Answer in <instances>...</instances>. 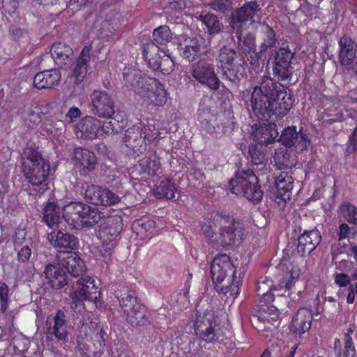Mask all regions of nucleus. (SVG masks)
Here are the masks:
<instances>
[{
  "label": "nucleus",
  "instance_id": "nucleus-1",
  "mask_svg": "<svg viewBox=\"0 0 357 357\" xmlns=\"http://www.w3.org/2000/svg\"><path fill=\"white\" fill-rule=\"evenodd\" d=\"M294 103L291 90L270 76H263L259 85L253 88L250 98L253 114L259 120L252 127L255 141L266 146L278 141L277 125L268 120L272 116H285Z\"/></svg>",
  "mask_w": 357,
  "mask_h": 357
},
{
  "label": "nucleus",
  "instance_id": "nucleus-49",
  "mask_svg": "<svg viewBox=\"0 0 357 357\" xmlns=\"http://www.w3.org/2000/svg\"><path fill=\"white\" fill-rule=\"evenodd\" d=\"M206 5L215 12L222 14L225 17H231L235 10L234 2L231 0H211Z\"/></svg>",
  "mask_w": 357,
  "mask_h": 357
},
{
  "label": "nucleus",
  "instance_id": "nucleus-10",
  "mask_svg": "<svg viewBox=\"0 0 357 357\" xmlns=\"http://www.w3.org/2000/svg\"><path fill=\"white\" fill-rule=\"evenodd\" d=\"M261 18V6L256 1H250L234 10L228 19V24L229 27H243L247 22L250 24L259 23Z\"/></svg>",
  "mask_w": 357,
  "mask_h": 357
},
{
  "label": "nucleus",
  "instance_id": "nucleus-56",
  "mask_svg": "<svg viewBox=\"0 0 357 357\" xmlns=\"http://www.w3.org/2000/svg\"><path fill=\"white\" fill-rule=\"evenodd\" d=\"M354 331L351 328L348 329V332L344 335V350L343 353L339 352L337 357H354L355 355V348L353 344L352 337L351 334Z\"/></svg>",
  "mask_w": 357,
  "mask_h": 357
},
{
  "label": "nucleus",
  "instance_id": "nucleus-24",
  "mask_svg": "<svg viewBox=\"0 0 357 357\" xmlns=\"http://www.w3.org/2000/svg\"><path fill=\"white\" fill-rule=\"evenodd\" d=\"M194 326L195 332L200 339L208 342L217 340L212 314L206 313L202 317H197Z\"/></svg>",
  "mask_w": 357,
  "mask_h": 357
},
{
  "label": "nucleus",
  "instance_id": "nucleus-31",
  "mask_svg": "<svg viewBox=\"0 0 357 357\" xmlns=\"http://www.w3.org/2000/svg\"><path fill=\"white\" fill-rule=\"evenodd\" d=\"M61 264L74 278L83 277L86 271L85 262L76 252H69L61 260Z\"/></svg>",
  "mask_w": 357,
  "mask_h": 357
},
{
  "label": "nucleus",
  "instance_id": "nucleus-36",
  "mask_svg": "<svg viewBox=\"0 0 357 357\" xmlns=\"http://www.w3.org/2000/svg\"><path fill=\"white\" fill-rule=\"evenodd\" d=\"M244 63V59L241 58L239 63H235L228 67H223V68L220 69L222 78L230 82L233 84H238L246 73Z\"/></svg>",
  "mask_w": 357,
  "mask_h": 357
},
{
  "label": "nucleus",
  "instance_id": "nucleus-57",
  "mask_svg": "<svg viewBox=\"0 0 357 357\" xmlns=\"http://www.w3.org/2000/svg\"><path fill=\"white\" fill-rule=\"evenodd\" d=\"M100 135L102 134L114 135L121 131L122 126L119 124V121L113 119L108 122L100 121Z\"/></svg>",
  "mask_w": 357,
  "mask_h": 357
},
{
  "label": "nucleus",
  "instance_id": "nucleus-3",
  "mask_svg": "<svg viewBox=\"0 0 357 357\" xmlns=\"http://www.w3.org/2000/svg\"><path fill=\"white\" fill-rule=\"evenodd\" d=\"M123 77L126 86L150 105L159 107L166 102V91L158 79L131 68L123 69Z\"/></svg>",
  "mask_w": 357,
  "mask_h": 357
},
{
  "label": "nucleus",
  "instance_id": "nucleus-50",
  "mask_svg": "<svg viewBox=\"0 0 357 357\" xmlns=\"http://www.w3.org/2000/svg\"><path fill=\"white\" fill-rule=\"evenodd\" d=\"M139 165L143 172L151 176L156 175L161 167L160 158L155 155L144 158L141 160Z\"/></svg>",
  "mask_w": 357,
  "mask_h": 357
},
{
  "label": "nucleus",
  "instance_id": "nucleus-25",
  "mask_svg": "<svg viewBox=\"0 0 357 357\" xmlns=\"http://www.w3.org/2000/svg\"><path fill=\"white\" fill-rule=\"evenodd\" d=\"M231 33H234L236 39L237 50L247 55H255L256 49V36L252 32L243 34V27H229Z\"/></svg>",
  "mask_w": 357,
  "mask_h": 357
},
{
  "label": "nucleus",
  "instance_id": "nucleus-61",
  "mask_svg": "<svg viewBox=\"0 0 357 357\" xmlns=\"http://www.w3.org/2000/svg\"><path fill=\"white\" fill-rule=\"evenodd\" d=\"M141 129L143 130V138L145 142H151L157 139L160 135L158 130L155 128L153 124L148 123Z\"/></svg>",
  "mask_w": 357,
  "mask_h": 357
},
{
  "label": "nucleus",
  "instance_id": "nucleus-39",
  "mask_svg": "<svg viewBox=\"0 0 357 357\" xmlns=\"http://www.w3.org/2000/svg\"><path fill=\"white\" fill-rule=\"evenodd\" d=\"M280 288L273 287V282L271 280L266 279L263 281H258L257 285V293L259 297V302H273L275 301V296H283V293H278L275 294L272 291H278L283 289V286L280 284Z\"/></svg>",
  "mask_w": 357,
  "mask_h": 357
},
{
  "label": "nucleus",
  "instance_id": "nucleus-2",
  "mask_svg": "<svg viewBox=\"0 0 357 357\" xmlns=\"http://www.w3.org/2000/svg\"><path fill=\"white\" fill-rule=\"evenodd\" d=\"M22 172L25 179L29 183L27 188L29 194L40 196L49 190L48 176L50 165L43 159L40 153L32 146L26 147L22 153Z\"/></svg>",
  "mask_w": 357,
  "mask_h": 357
},
{
  "label": "nucleus",
  "instance_id": "nucleus-33",
  "mask_svg": "<svg viewBox=\"0 0 357 357\" xmlns=\"http://www.w3.org/2000/svg\"><path fill=\"white\" fill-rule=\"evenodd\" d=\"M87 204L78 201H72L64 205L62 208L63 218L70 225H75L77 220H81L85 213V209L88 208Z\"/></svg>",
  "mask_w": 357,
  "mask_h": 357
},
{
  "label": "nucleus",
  "instance_id": "nucleus-4",
  "mask_svg": "<svg viewBox=\"0 0 357 357\" xmlns=\"http://www.w3.org/2000/svg\"><path fill=\"white\" fill-rule=\"evenodd\" d=\"M236 268L226 254L218 255L211 264L210 272L213 284L219 293L231 292V296L238 294L240 279L236 274Z\"/></svg>",
  "mask_w": 357,
  "mask_h": 357
},
{
  "label": "nucleus",
  "instance_id": "nucleus-6",
  "mask_svg": "<svg viewBox=\"0 0 357 357\" xmlns=\"http://www.w3.org/2000/svg\"><path fill=\"white\" fill-rule=\"evenodd\" d=\"M220 226L216 234L214 248L229 250L235 245L240 244L245 238L243 223L232 217L222 215Z\"/></svg>",
  "mask_w": 357,
  "mask_h": 357
},
{
  "label": "nucleus",
  "instance_id": "nucleus-17",
  "mask_svg": "<svg viewBox=\"0 0 357 357\" xmlns=\"http://www.w3.org/2000/svg\"><path fill=\"white\" fill-rule=\"evenodd\" d=\"M68 323L66 313L63 310H57L52 318V321L50 318L47 320V335L54 336L59 341L66 342L69 334Z\"/></svg>",
  "mask_w": 357,
  "mask_h": 357
},
{
  "label": "nucleus",
  "instance_id": "nucleus-7",
  "mask_svg": "<svg viewBox=\"0 0 357 357\" xmlns=\"http://www.w3.org/2000/svg\"><path fill=\"white\" fill-rule=\"evenodd\" d=\"M295 53L289 46L280 47L278 50L270 51L267 63L271 66L273 76L278 81L285 82L291 79L294 68L292 60Z\"/></svg>",
  "mask_w": 357,
  "mask_h": 357
},
{
  "label": "nucleus",
  "instance_id": "nucleus-41",
  "mask_svg": "<svg viewBox=\"0 0 357 357\" xmlns=\"http://www.w3.org/2000/svg\"><path fill=\"white\" fill-rule=\"evenodd\" d=\"M241 58H243L241 53L234 48L224 45L219 50L216 59L218 68L220 70L223 67H228L235 63H239Z\"/></svg>",
  "mask_w": 357,
  "mask_h": 357
},
{
  "label": "nucleus",
  "instance_id": "nucleus-40",
  "mask_svg": "<svg viewBox=\"0 0 357 357\" xmlns=\"http://www.w3.org/2000/svg\"><path fill=\"white\" fill-rule=\"evenodd\" d=\"M43 222L52 228L59 225L61 220V208L55 201H47L42 211Z\"/></svg>",
  "mask_w": 357,
  "mask_h": 357
},
{
  "label": "nucleus",
  "instance_id": "nucleus-32",
  "mask_svg": "<svg viewBox=\"0 0 357 357\" xmlns=\"http://www.w3.org/2000/svg\"><path fill=\"white\" fill-rule=\"evenodd\" d=\"M91 277H81L76 281V292L85 300L95 301L100 294V290Z\"/></svg>",
  "mask_w": 357,
  "mask_h": 357
},
{
  "label": "nucleus",
  "instance_id": "nucleus-15",
  "mask_svg": "<svg viewBox=\"0 0 357 357\" xmlns=\"http://www.w3.org/2000/svg\"><path fill=\"white\" fill-rule=\"evenodd\" d=\"M278 142L286 147L294 146L297 151H303L307 149L310 139L306 130L303 128L297 130L296 126H291L283 129Z\"/></svg>",
  "mask_w": 357,
  "mask_h": 357
},
{
  "label": "nucleus",
  "instance_id": "nucleus-51",
  "mask_svg": "<svg viewBox=\"0 0 357 357\" xmlns=\"http://www.w3.org/2000/svg\"><path fill=\"white\" fill-rule=\"evenodd\" d=\"M172 33L167 25L160 26L153 32V41L158 45H166L172 40Z\"/></svg>",
  "mask_w": 357,
  "mask_h": 357
},
{
  "label": "nucleus",
  "instance_id": "nucleus-18",
  "mask_svg": "<svg viewBox=\"0 0 357 357\" xmlns=\"http://www.w3.org/2000/svg\"><path fill=\"white\" fill-rule=\"evenodd\" d=\"M262 34V42L259 46L258 52L255 55H250V58L248 59L252 66H258L259 60L262 59L267 52L272 51L271 50L275 47L278 43L276 33L268 24H264Z\"/></svg>",
  "mask_w": 357,
  "mask_h": 357
},
{
  "label": "nucleus",
  "instance_id": "nucleus-59",
  "mask_svg": "<svg viewBox=\"0 0 357 357\" xmlns=\"http://www.w3.org/2000/svg\"><path fill=\"white\" fill-rule=\"evenodd\" d=\"M70 297L72 300L70 303V309L73 312L82 315L85 313V305L82 300L78 296L77 292L70 293Z\"/></svg>",
  "mask_w": 357,
  "mask_h": 357
},
{
  "label": "nucleus",
  "instance_id": "nucleus-8",
  "mask_svg": "<svg viewBox=\"0 0 357 357\" xmlns=\"http://www.w3.org/2000/svg\"><path fill=\"white\" fill-rule=\"evenodd\" d=\"M221 105H224V111L217 114L213 122L209 121L201 128L216 138L229 136L237 127L229 102L225 100Z\"/></svg>",
  "mask_w": 357,
  "mask_h": 357
},
{
  "label": "nucleus",
  "instance_id": "nucleus-13",
  "mask_svg": "<svg viewBox=\"0 0 357 357\" xmlns=\"http://www.w3.org/2000/svg\"><path fill=\"white\" fill-rule=\"evenodd\" d=\"M180 55L189 62L195 61L202 55H206L208 45L206 40L201 35L185 36L178 45Z\"/></svg>",
  "mask_w": 357,
  "mask_h": 357
},
{
  "label": "nucleus",
  "instance_id": "nucleus-47",
  "mask_svg": "<svg viewBox=\"0 0 357 357\" xmlns=\"http://www.w3.org/2000/svg\"><path fill=\"white\" fill-rule=\"evenodd\" d=\"M273 159L275 166L279 169H291L295 165L291 153L286 146L277 149Z\"/></svg>",
  "mask_w": 357,
  "mask_h": 357
},
{
  "label": "nucleus",
  "instance_id": "nucleus-42",
  "mask_svg": "<svg viewBox=\"0 0 357 357\" xmlns=\"http://www.w3.org/2000/svg\"><path fill=\"white\" fill-rule=\"evenodd\" d=\"M142 55L148 66L153 70H158L161 66L160 60L162 56L158 54V47L153 41L144 43Z\"/></svg>",
  "mask_w": 357,
  "mask_h": 357
},
{
  "label": "nucleus",
  "instance_id": "nucleus-53",
  "mask_svg": "<svg viewBox=\"0 0 357 357\" xmlns=\"http://www.w3.org/2000/svg\"><path fill=\"white\" fill-rule=\"evenodd\" d=\"M41 114L38 107L31 108L24 117V126L30 129L35 128L42 121Z\"/></svg>",
  "mask_w": 357,
  "mask_h": 357
},
{
  "label": "nucleus",
  "instance_id": "nucleus-12",
  "mask_svg": "<svg viewBox=\"0 0 357 357\" xmlns=\"http://www.w3.org/2000/svg\"><path fill=\"white\" fill-rule=\"evenodd\" d=\"M294 231L301 233L297 238V252L302 257L310 254L321 241L320 231L316 227H308L303 220Z\"/></svg>",
  "mask_w": 357,
  "mask_h": 357
},
{
  "label": "nucleus",
  "instance_id": "nucleus-11",
  "mask_svg": "<svg viewBox=\"0 0 357 357\" xmlns=\"http://www.w3.org/2000/svg\"><path fill=\"white\" fill-rule=\"evenodd\" d=\"M90 113L99 118L112 119L115 113V102L106 91L94 90L89 98Z\"/></svg>",
  "mask_w": 357,
  "mask_h": 357
},
{
  "label": "nucleus",
  "instance_id": "nucleus-21",
  "mask_svg": "<svg viewBox=\"0 0 357 357\" xmlns=\"http://www.w3.org/2000/svg\"><path fill=\"white\" fill-rule=\"evenodd\" d=\"M100 120L95 116H86L75 126L77 137L92 140L100 136Z\"/></svg>",
  "mask_w": 357,
  "mask_h": 357
},
{
  "label": "nucleus",
  "instance_id": "nucleus-26",
  "mask_svg": "<svg viewBox=\"0 0 357 357\" xmlns=\"http://www.w3.org/2000/svg\"><path fill=\"white\" fill-rule=\"evenodd\" d=\"M50 53L55 63L61 68L67 70L73 63V50L68 45L58 42L51 47Z\"/></svg>",
  "mask_w": 357,
  "mask_h": 357
},
{
  "label": "nucleus",
  "instance_id": "nucleus-14",
  "mask_svg": "<svg viewBox=\"0 0 357 357\" xmlns=\"http://www.w3.org/2000/svg\"><path fill=\"white\" fill-rule=\"evenodd\" d=\"M83 195L86 200L93 205L108 206L119 202L120 197L107 188L97 185L86 184L83 186Z\"/></svg>",
  "mask_w": 357,
  "mask_h": 357
},
{
  "label": "nucleus",
  "instance_id": "nucleus-63",
  "mask_svg": "<svg viewBox=\"0 0 357 357\" xmlns=\"http://www.w3.org/2000/svg\"><path fill=\"white\" fill-rule=\"evenodd\" d=\"M337 255L333 254L332 261L335 264L336 268L340 271L348 272L354 267V263L351 261L342 259L338 263L335 261Z\"/></svg>",
  "mask_w": 357,
  "mask_h": 357
},
{
  "label": "nucleus",
  "instance_id": "nucleus-5",
  "mask_svg": "<svg viewBox=\"0 0 357 357\" xmlns=\"http://www.w3.org/2000/svg\"><path fill=\"white\" fill-rule=\"evenodd\" d=\"M229 186L232 193L245 197L255 204L259 203L264 195L258 177L250 169L236 172L235 177L230 180Z\"/></svg>",
  "mask_w": 357,
  "mask_h": 357
},
{
  "label": "nucleus",
  "instance_id": "nucleus-9",
  "mask_svg": "<svg viewBox=\"0 0 357 357\" xmlns=\"http://www.w3.org/2000/svg\"><path fill=\"white\" fill-rule=\"evenodd\" d=\"M191 77L200 84L208 87L211 91H218L222 84L216 75L213 65L204 59H201L191 66Z\"/></svg>",
  "mask_w": 357,
  "mask_h": 357
},
{
  "label": "nucleus",
  "instance_id": "nucleus-27",
  "mask_svg": "<svg viewBox=\"0 0 357 357\" xmlns=\"http://www.w3.org/2000/svg\"><path fill=\"white\" fill-rule=\"evenodd\" d=\"M91 45H85L74 63L72 70V78L74 79V83L75 84L82 83L86 75L89 63L91 59Z\"/></svg>",
  "mask_w": 357,
  "mask_h": 357
},
{
  "label": "nucleus",
  "instance_id": "nucleus-22",
  "mask_svg": "<svg viewBox=\"0 0 357 357\" xmlns=\"http://www.w3.org/2000/svg\"><path fill=\"white\" fill-rule=\"evenodd\" d=\"M274 186L273 197L275 200L279 204L281 202H286L291 197L294 178L287 172H282L275 178Z\"/></svg>",
  "mask_w": 357,
  "mask_h": 357
},
{
  "label": "nucleus",
  "instance_id": "nucleus-19",
  "mask_svg": "<svg viewBox=\"0 0 357 357\" xmlns=\"http://www.w3.org/2000/svg\"><path fill=\"white\" fill-rule=\"evenodd\" d=\"M43 274L45 284L54 290L61 289L69 284L66 271L59 264H47Z\"/></svg>",
  "mask_w": 357,
  "mask_h": 357
},
{
  "label": "nucleus",
  "instance_id": "nucleus-34",
  "mask_svg": "<svg viewBox=\"0 0 357 357\" xmlns=\"http://www.w3.org/2000/svg\"><path fill=\"white\" fill-rule=\"evenodd\" d=\"M340 51L338 59L342 66H349L353 64L356 50L354 42L347 36H343L339 40Z\"/></svg>",
  "mask_w": 357,
  "mask_h": 357
},
{
  "label": "nucleus",
  "instance_id": "nucleus-48",
  "mask_svg": "<svg viewBox=\"0 0 357 357\" xmlns=\"http://www.w3.org/2000/svg\"><path fill=\"white\" fill-rule=\"evenodd\" d=\"M104 217L103 213L98 208L88 205L85 213L81 218V223L84 227L91 228L98 224Z\"/></svg>",
  "mask_w": 357,
  "mask_h": 357
},
{
  "label": "nucleus",
  "instance_id": "nucleus-44",
  "mask_svg": "<svg viewBox=\"0 0 357 357\" xmlns=\"http://www.w3.org/2000/svg\"><path fill=\"white\" fill-rule=\"evenodd\" d=\"M264 145L257 141L251 143L248 146V155L250 162L253 166H262L261 169L266 167V149Z\"/></svg>",
  "mask_w": 357,
  "mask_h": 357
},
{
  "label": "nucleus",
  "instance_id": "nucleus-52",
  "mask_svg": "<svg viewBox=\"0 0 357 357\" xmlns=\"http://www.w3.org/2000/svg\"><path fill=\"white\" fill-rule=\"evenodd\" d=\"M8 36L13 41L20 44L29 42V36L27 30L18 24H13L10 26Z\"/></svg>",
  "mask_w": 357,
  "mask_h": 357
},
{
  "label": "nucleus",
  "instance_id": "nucleus-43",
  "mask_svg": "<svg viewBox=\"0 0 357 357\" xmlns=\"http://www.w3.org/2000/svg\"><path fill=\"white\" fill-rule=\"evenodd\" d=\"M132 230L141 238H151L155 231V222L148 218L137 219L132 224Z\"/></svg>",
  "mask_w": 357,
  "mask_h": 357
},
{
  "label": "nucleus",
  "instance_id": "nucleus-29",
  "mask_svg": "<svg viewBox=\"0 0 357 357\" xmlns=\"http://www.w3.org/2000/svg\"><path fill=\"white\" fill-rule=\"evenodd\" d=\"M312 320V314L310 311L306 308L299 309L291 320V332L296 336L301 337L310 329Z\"/></svg>",
  "mask_w": 357,
  "mask_h": 357
},
{
  "label": "nucleus",
  "instance_id": "nucleus-30",
  "mask_svg": "<svg viewBox=\"0 0 357 357\" xmlns=\"http://www.w3.org/2000/svg\"><path fill=\"white\" fill-rule=\"evenodd\" d=\"M52 245L56 248L75 250L79 248V239L74 234L59 229L50 234Z\"/></svg>",
  "mask_w": 357,
  "mask_h": 357
},
{
  "label": "nucleus",
  "instance_id": "nucleus-37",
  "mask_svg": "<svg viewBox=\"0 0 357 357\" xmlns=\"http://www.w3.org/2000/svg\"><path fill=\"white\" fill-rule=\"evenodd\" d=\"M196 18L205 26L206 33L210 36L218 35L222 32L223 24L217 15L206 10H202Z\"/></svg>",
  "mask_w": 357,
  "mask_h": 357
},
{
  "label": "nucleus",
  "instance_id": "nucleus-38",
  "mask_svg": "<svg viewBox=\"0 0 357 357\" xmlns=\"http://www.w3.org/2000/svg\"><path fill=\"white\" fill-rule=\"evenodd\" d=\"M126 321L132 327L144 328L151 325L149 314L143 304L139 307H136L126 313Z\"/></svg>",
  "mask_w": 357,
  "mask_h": 357
},
{
  "label": "nucleus",
  "instance_id": "nucleus-35",
  "mask_svg": "<svg viewBox=\"0 0 357 357\" xmlns=\"http://www.w3.org/2000/svg\"><path fill=\"white\" fill-rule=\"evenodd\" d=\"M61 79V73L56 69L38 73L33 78V85L38 89H51L56 86Z\"/></svg>",
  "mask_w": 357,
  "mask_h": 357
},
{
  "label": "nucleus",
  "instance_id": "nucleus-16",
  "mask_svg": "<svg viewBox=\"0 0 357 357\" xmlns=\"http://www.w3.org/2000/svg\"><path fill=\"white\" fill-rule=\"evenodd\" d=\"M123 218L121 215H115L107 217L99 226L97 236L100 239H105L119 242L121 238L123 231Z\"/></svg>",
  "mask_w": 357,
  "mask_h": 357
},
{
  "label": "nucleus",
  "instance_id": "nucleus-58",
  "mask_svg": "<svg viewBox=\"0 0 357 357\" xmlns=\"http://www.w3.org/2000/svg\"><path fill=\"white\" fill-rule=\"evenodd\" d=\"M100 241L101 245L98 249V254L102 257L109 259L118 242L105 239H100Z\"/></svg>",
  "mask_w": 357,
  "mask_h": 357
},
{
  "label": "nucleus",
  "instance_id": "nucleus-28",
  "mask_svg": "<svg viewBox=\"0 0 357 357\" xmlns=\"http://www.w3.org/2000/svg\"><path fill=\"white\" fill-rule=\"evenodd\" d=\"M73 160L76 167H79L84 172L95 169L97 163L95 153L82 147H77L74 149Z\"/></svg>",
  "mask_w": 357,
  "mask_h": 357
},
{
  "label": "nucleus",
  "instance_id": "nucleus-54",
  "mask_svg": "<svg viewBox=\"0 0 357 357\" xmlns=\"http://www.w3.org/2000/svg\"><path fill=\"white\" fill-rule=\"evenodd\" d=\"M271 302H259V312L268 315L266 317L264 314H261V315L259 316V318H261L264 321H269L270 319L274 320L278 317L279 310L278 307L274 305H271Z\"/></svg>",
  "mask_w": 357,
  "mask_h": 357
},
{
  "label": "nucleus",
  "instance_id": "nucleus-46",
  "mask_svg": "<svg viewBox=\"0 0 357 357\" xmlns=\"http://www.w3.org/2000/svg\"><path fill=\"white\" fill-rule=\"evenodd\" d=\"M176 192L174 183L169 178H165L155 187L154 195L158 199H172L174 198Z\"/></svg>",
  "mask_w": 357,
  "mask_h": 357
},
{
  "label": "nucleus",
  "instance_id": "nucleus-23",
  "mask_svg": "<svg viewBox=\"0 0 357 357\" xmlns=\"http://www.w3.org/2000/svg\"><path fill=\"white\" fill-rule=\"evenodd\" d=\"M122 141L137 155L146 151V142L143 138V130L140 127L133 126L126 130Z\"/></svg>",
  "mask_w": 357,
  "mask_h": 357
},
{
  "label": "nucleus",
  "instance_id": "nucleus-62",
  "mask_svg": "<svg viewBox=\"0 0 357 357\" xmlns=\"http://www.w3.org/2000/svg\"><path fill=\"white\" fill-rule=\"evenodd\" d=\"M160 62L161 66L158 70H160L163 75H168L174 70V61L169 56H162Z\"/></svg>",
  "mask_w": 357,
  "mask_h": 357
},
{
  "label": "nucleus",
  "instance_id": "nucleus-20",
  "mask_svg": "<svg viewBox=\"0 0 357 357\" xmlns=\"http://www.w3.org/2000/svg\"><path fill=\"white\" fill-rule=\"evenodd\" d=\"M115 297L119 301L123 314L136 307H139L142 304L136 290L131 287L119 285L115 291Z\"/></svg>",
  "mask_w": 357,
  "mask_h": 357
},
{
  "label": "nucleus",
  "instance_id": "nucleus-45",
  "mask_svg": "<svg viewBox=\"0 0 357 357\" xmlns=\"http://www.w3.org/2000/svg\"><path fill=\"white\" fill-rule=\"evenodd\" d=\"M213 103V100L210 97L204 96L201 99L197 109V121L200 128L214 119V115L211 112Z\"/></svg>",
  "mask_w": 357,
  "mask_h": 357
},
{
  "label": "nucleus",
  "instance_id": "nucleus-60",
  "mask_svg": "<svg viewBox=\"0 0 357 357\" xmlns=\"http://www.w3.org/2000/svg\"><path fill=\"white\" fill-rule=\"evenodd\" d=\"M9 288L5 282H0V311L5 313L8 308L10 301L8 296Z\"/></svg>",
  "mask_w": 357,
  "mask_h": 357
},
{
  "label": "nucleus",
  "instance_id": "nucleus-64",
  "mask_svg": "<svg viewBox=\"0 0 357 357\" xmlns=\"http://www.w3.org/2000/svg\"><path fill=\"white\" fill-rule=\"evenodd\" d=\"M32 251L28 245H23L17 251V260L21 263H26L30 259Z\"/></svg>",
  "mask_w": 357,
  "mask_h": 357
},
{
  "label": "nucleus",
  "instance_id": "nucleus-55",
  "mask_svg": "<svg viewBox=\"0 0 357 357\" xmlns=\"http://www.w3.org/2000/svg\"><path fill=\"white\" fill-rule=\"evenodd\" d=\"M215 227V222L212 219H208L204 221L201 226V230L204 236L207 238L209 244L214 248L215 243L213 242L216 236V234L214 231V227Z\"/></svg>",
  "mask_w": 357,
  "mask_h": 357
}]
</instances>
